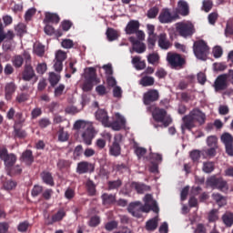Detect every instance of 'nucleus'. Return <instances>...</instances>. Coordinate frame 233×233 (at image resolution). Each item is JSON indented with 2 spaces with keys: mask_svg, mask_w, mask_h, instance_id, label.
Returning <instances> with one entry per match:
<instances>
[{
  "mask_svg": "<svg viewBox=\"0 0 233 233\" xmlns=\"http://www.w3.org/2000/svg\"><path fill=\"white\" fill-rule=\"evenodd\" d=\"M205 121H207V116L205 113L198 108H194L188 115L182 117V134H185V130L192 132V128H196V123H198V125H205Z\"/></svg>",
  "mask_w": 233,
  "mask_h": 233,
  "instance_id": "obj_1",
  "label": "nucleus"
},
{
  "mask_svg": "<svg viewBox=\"0 0 233 233\" xmlns=\"http://www.w3.org/2000/svg\"><path fill=\"white\" fill-rule=\"evenodd\" d=\"M13 66L15 68H21L23 66V63H25V56L23 55H16L12 58Z\"/></svg>",
  "mask_w": 233,
  "mask_h": 233,
  "instance_id": "obj_33",
  "label": "nucleus"
},
{
  "mask_svg": "<svg viewBox=\"0 0 233 233\" xmlns=\"http://www.w3.org/2000/svg\"><path fill=\"white\" fill-rule=\"evenodd\" d=\"M23 56L25 57V68L22 72V79L24 81H32L35 77V71L32 67V56L27 51H24Z\"/></svg>",
  "mask_w": 233,
  "mask_h": 233,
  "instance_id": "obj_4",
  "label": "nucleus"
},
{
  "mask_svg": "<svg viewBox=\"0 0 233 233\" xmlns=\"http://www.w3.org/2000/svg\"><path fill=\"white\" fill-rule=\"evenodd\" d=\"M96 137V129L92 127L86 128L82 134V138L86 145H92V139Z\"/></svg>",
  "mask_w": 233,
  "mask_h": 233,
  "instance_id": "obj_21",
  "label": "nucleus"
},
{
  "mask_svg": "<svg viewBox=\"0 0 233 233\" xmlns=\"http://www.w3.org/2000/svg\"><path fill=\"white\" fill-rule=\"evenodd\" d=\"M156 101H159V91L157 89H149L143 96V103L147 106L152 105V103H156Z\"/></svg>",
  "mask_w": 233,
  "mask_h": 233,
  "instance_id": "obj_12",
  "label": "nucleus"
},
{
  "mask_svg": "<svg viewBox=\"0 0 233 233\" xmlns=\"http://www.w3.org/2000/svg\"><path fill=\"white\" fill-rule=\"evenodd\" d=\"M123 127L120 126L119 122L117 120H115L114 122H108L107 126H106V128H112L113 130L119 131L121 130Z\"/></svg>",
  "mask_w": 233,
  "mask_h": 233,
  "instance_id": "obj_57",
  "label": "nucleus"
},
{
  "mask_svg": "<svg viewBox=\"0 0 233 233\" xmlns=\"http://www.w3.org/2000/svg\"><path fill=\"white\" fill-rule=\"evenodd\" d=\"M158 46L162 50H168L172 46V43L167 38V34L162 33L158 35Z\"/></svg>",
  "mask_w": 233,
  "mask_h": 233,
  "instance_id": "obj_22",
  "label": "nucleus"
},
{
  "mask_svg": "<svg viewBox=\"0 0 233 233\" xmlns=\"http://www.w3.org/2000/svg\"><path fill=\"white\" fill-rule=\"evenodd\" d=\"M225 35L226 37H228V35H233V19H229L227 22L225 28Z\"/></svg>",
  "mask_w": 233,
  "mask_h": 233,
  "instance_id": "obj_49",
  "label": "nucleus"
},
{
  "mask_svg": "<svg viewBox=\"0 0 233 233\" xmlns=\"http://www.w3.org/2000/svg\"><path fill=\"white\" fill-rule=\"evenodd\" d=\"M29 227H30V223L28 221L20 222L17 227V230L18 232H26Z\"/></svg>",
  "mask_w": 233,
  "mask_h": 233,
  "instance_id": "obj_63",
  "label": "nucleus"
},
{
  "mask_svg": "<svg viewBox=\"0 0 233 233\" xmlns=\"http://www.w3.org/2000/svg\"><path fill=\"white\" fill-rule=\"evenodd\" d=\"M14 37H15V35H14V31L9 30L7 31V33L5 34V26L2 27V29L0 30V44L3 43L5 39H6V41H12Z\"/></svg>",
  "mask_w": 233,
  "mask_h": 233,
  "instance_id": "obj_28",
  "label": "nucleus"
},
{
  "mask_svg": "<svg viewBox=\"0 0 233 233\" xmlns=\"http://www.w3.org/2000/svg\"><path fill=\"white\" fill-rule=\"evenodd\" d=\"M123 186V180H110L107 182V188L108 190H117Z\"/></svg>",
  "mask_w": 233,
  "mask_h": 233,
  "instance_id": "obj_34",
  "label": "nucleus"
},
{
  "mask_svg": "<svg viewBox=\"0 0 233 233\" xmlns=\"http://www.w3.org/2000/svg\"><path fill=\"white\" fill-rule=\"evenodd\" d=\"M218 154V147H209L208 149H203L201 151V156L203 157H208V159H212V157H216Z\"/></svg>",
  "mask_w": 233,
  "mask_h": 233,
  "instance_id": "obj_29",
  "label": "nucleus"
},
{
  "mask_svg": "<svg viewBox=\"0 0 233 233\" xmlns=\"http://www.w3.org/2000/svg\"><path fill=\"white\" fill-rule=\"evenodd\" d=\"M207 183L211 188H217L220 192H228V183L221 177L213 176L207 180Z\"/></svg>",
  "mask_w": 233,
  "mask_h": 233,
  "instance_id": "obj_7",
  "label": "nucleus"
},
{
  "mask_svg": "<svg viewBox=\"0 0 233 233\" xmlns=\"http://www.w3.org/2000/svg\"><path fill=\"white\" fill-rule=\"evenodd\" d=\"M54 195V189L47 188L42 191V198L46 199V201H50L52 199V196Z\"/></svg>",
  "mask_w": 233,
  "mask_h": 233,
  "instance_id": "obj_53",
  "label": "nucleus"
},
{
  "mask_svg": "<svg viewBox=\"0 0 233 233\" xmlns=\"http://www.w3.org/2000/svg\"><path fill=\"white\" fill-rule=\"evenodd\" d=\"M207 145L211 148H219V146H218V137L216 136L208 137Z\"/></svg>",
  "mask_w": 233,
  "mask_h": 233,
  "instance_id": "obj_43",
  "label": "nucleus"
},
{
  "mask_svg": "<svg viewBox=\"0 0 233 233\" xmlns=\"http://www.w3.org/2000/svg\"><path fill=\"white\" fill-rule=\"evenodd\" d=\"M66 199H68V201H72L74 198H76V189L72 187H67L64 194Z\"/></svg>",
  "mask_w": 233,
  "mask_h": 233,
  "instance_id": "obj_48",
  "label": "nucleus"
},
{
  "mask_svg": "<svg viewBox=\"0 0 233 233\" xmlns=\"http://www.w3.org/2000/svg\"><path fill=\"white\" fill-rule=\"evenodd\" d=\"M69 137L70 135H68V132L65 131L64 127H61L58 130V141L65 143L66 141H68Z\"/></svg>",
  "mask_w": 233,
  "mask_h": 233,
  "instance_id": "obj_40",
  "label": "nucleus"
},
{
  "mask_svg": "<svg viewBox=\"0 0 233 233\" xmlns=\"http://www.w3.org/2000/svg\"><path fill=\"white\" fill-rule=\"evenodd\" d=\"M127 212L132 214L134 218H141V202H131L127 207Z\"/></svg>",
  "mask_w": 233,
  "mask_h": 233,
  "instance_id": "obj_16",
  "label": "nucleus"
},
{
  "mask_svg": "<svg viewBox=\"0 0 233 233\" xmlns=\"http://www.w3.org/2000/svg\"><path fill=\"white\" fill-rule=\"evenodd\" d=\"M15 31L16 32V35H23L26 32V25L25 24L20 23L15 27Z\"/></svg>",
  "mask_w": 233,
  "mask_h": 233,
  "instance_id": "obj_52",
  "label": "nucleus"
},
{
  "mask_svg": "<svg viewBox=\"0 0 233 233\" xmlns=\"http://www.w3.org/2000/svg\"><path fill=\"white\" fill-rule=\"evenodd\" d=\"M96 170L94 165L87 161H82L77 164L76 173L77 174H92Z\"/></svg>",
  "mask_w": 233,
  "mask_h": 233,
  "instance_id": "obj_14",
  "label": "nucleus"
},
{
  "mask_svg": "<svg viewBox=\"0 0 233 233\" xmlns=\"http://www.w3.org/2000/svg\"><path fill=\"white\" fill-rule=\"evenodd\" d=\"M61 21V18L59 17V15L56 13H46V16L44 19L45 24H50L57 25Z\"/></svg>",
  "mask_w": 233,
  "mask_h": 233,
  "instance_id": "obj_23",
  "label": "nucleus"
},
{
  "mask_svg": "<svg viewBox=\"0 0 233 233\" xmlns=\"http://www.w3.org/2000/svg\"><path fill=\"white\" fill-rule=\"evenodd\" d=\"M159 55L157 53H151L147 56V63L149 65H159Z\"/></svg>",
  "mask_w": 233,
  "mask_h": 233,
  "instance_id": "obj_41",
  "label": "nucleus"
},
{
  "mask_svg": "<svg viewBox=\"0 0 233 233\" xmlns=\"http://www.w3.org/2000/svg\"><path fill=\"white\" fill-rule=\"evenodd\" d=\"M139 26H141V24H139V21L130 20L125 28V32L127 35H132L136 34V32H137V30L139 29Z\"/></svg>",
  "mask_w": 233,
  "mask_h": 233,
  "instance_id": "obj_20",
  "label": "nucleus"
},
{
  "mask_svg": "<svg viewBox=\"0 0 233 233\" xmlns=\"http://www.w3.org/2000/svg\"><path fill=\"white\" fill-rule=\"evenodd\" d=\"M3 187L5 188V190H14V188H15V187H17V182L9 179V180H5L3 184Z\"/></svg>",
  "mask_w": 233,
  "mask_h": 233,
  "instance_id": "obj_46",
  "label": "nucleus"
},
{
  "mask_svg": "<svg viewBox=\"0 0 233 233\" xmlns=\"http://www.w3.org/2000/svg\"><path fill=\"white\" fill-rule=\"evenodd\" d=\"M220 140L225 145L227 155L233 156V136L229 133H224L220 137Z\"/></svg>",
  "mask_w": 233,
  "mask_h": 233,
  "instance_id": "obj_13",
  "label": "nucleus"
},
{
  "mask_svg": "<svg viewBox=\"0 0 233 233\" xmlns=\"http://www.w3.org/2000/svg\"><path fill=\"white\" fill-rule=\"evenodd\" d=\"M0 159L4 161L5 166L8 169V168H12V167L15 165V162L17 161V157L13 153L8 154V149L6 147H1Z\"/></svg>",
  "mask_w": 233,
  "mask_h": 233,
  "instance_id": "obj_9",
  "label": "nucleus"
},
{
  "mask_svg": "<svg viewBox=\"0 0 233 233\" xmlns=\"http://www.w3.org/2000/svg\"><path fill=\"white\" fill-rule=\"evenodd\" d=\"M222 222L224 223L225 227L230 228V227L233 225V213L228 211L222 215Z\"/></svg>",
  "mask_w": 233,
  "mask_h": 233,
  "instance_id": "obj_31",
  "label": "nucleus"
},
{
  "mask_svg": "<svg viewBox=\"0 0 233 233\" xmlns=\"http://www.w3.org/2000/svg\"><path fill=\"white\" fill-rule=\"evenodd\" d=\"M215 169L216 166L214 162L208 161L203 163L202 170L205 172V174H212Z\"/></svg>",
  "mask_w": 233,
  "mask_h": 233,
  "instance_id": "obj_36",
  "label": "nucleus"
},
{
  "mask_svg": "<svg viewBox=\"0 0 233 233\" xmlns=\"http://www.w3.org/2000/svg\"><path fill=\"white\" fill-rule=\"evenodd\" d=\"M66 59V53L65 51L58 50L56 54V61H60L63 63Z\"/></svg>",
  "mask_w": 233,
  "mask_h": 233,
  "instance_id": "obj_64",
  "label": "nucleus"
},
{
  "mask_svg": "<svg viewBox=\"0 0 233 233\" xmlns=\"http://www.w3.org/2000/svg\"><path fill=\"white\" fill-rule=\"evenodd\" d=\"M35 54H36L38 57H43L45 56V46L37 44L35 46Z\"/></svg>",
  "mask_w": 233,
  "mask_h": 233,
  "instance_id": "obj_55",
  "label": "nucleus"
},
{
  "mask_svg": "<svg viewBox=\"0 0 233 233\" xmlns=\"http://www.w3.org/2000/svg\"><path fill=\"white\" fill-rule=\"evenodd\" d=\"M103 205H114L116 203V195L104 193L101 196Z\"/></svg>",
  "mask_w": 233,
  "mask_h": 233,
  "instance_id": "obj_30",
  "label": "nucleus"
},
{
  "mask_svg": "<svg viewBox=\"0 0 233 233\" xmlns=\"http://www.w3.org/2000/svg\"><path fill=\"white\" fill-rule=\"evenodd\" d=\"M177 6H178V14H180V15H188V14H190V10L188 8V3H187V1L184 0H180L177 3Z\"/></svg>",
  "mask_w": 233,
  "mask_h": 233,
  "instance_id": "obj_26",
  "label": "nucleus"
},
{
  "mask_svg": "<svg viewBox=\"0 0 233 233\" xmlns=\"http://www.w3.org/2000/svg\"><path fill=\"white\" fill-rule=\"evenodd\" d=\"M210 48L204 40H198L194 42L193 52L197 59L201 61H207V56H208V51Z\"/></svg>",
  "mask_w": 233,
  "mask_h": 233,
  "instance_id": "obj_6",
  "label": "nucleus"
},
{
  "mask_svg": "<svg viewBox=\"0 0 233 233\" xmlns=\"http://www.w3.org/2000/svg\"><path fill=\"white\" fill-rule=\"evenodd\" d=\"M176 19H179V15H172V13H170L168 8L162 9L158 15V21L162 25H168L169 23L176 21Z\"/></svg>",
  "mask_w": 233,
  "mask_h": 233,
  "instance_id": "obj_10",
  "label": "nucleus"
},
{
  "mask_svg": "<svg viewBox=\"0 0 233 233\" xmlns=\"http://www.w3.org/2000/svg\"><path fill=\"white\" fill-rule=\"evenodd\" d=\"M135 148V154L138 157V159H141V157H144V156L147 154V148L141 147H134Z\"/></svg>",
  "mask_w": 233,
  "mask_h": 233,
  "instance_id": "obj_51",
  "label": "nucleus"
},
{
  "mask_svg": "<svg viewBox=\"0 0 233 233\" xmlns=\"http://www.w3.org/2000/svg\"><path fill=\"white\" fill-rule=\"evenodd\" d=\"M7 170H9L10 176H19V174L23 172V169L19 165L7 168Z\"/></svg>",
  "mask_w": 233,
  "mask_h": 233,
  "instance_id": "obj_54",
  "label": "nucleus"
},
{
  "mask_svg": "<svg viewBox=\"0 0 233 233\" xmlns=\"http://www.w3.org/2000/svg\"><path fill=\"white\" fill-rule=\"evenodd\" d=\"M39 194H43V186L35 185L31 191V196H33V198H37Z\"/></svg>",
  "mask_w": 233,
  "mask_h": 233,
  "instance_id": "obj_56",
  "label": "nucleus"
},
{
  "mask_svg": "<svg viewBox=\"0 0 233 233\" xmlns=\"http://www.w3.org/2000/svg\"><path fill=\"white\" fill-rule=\"evenodd\" d=\"M129 41L133 46V52L137 54H143L147 51V46L145 43H141L136 36H130Z\"/></svg>",
  "mask_w": 233,
  "mask_h": 233,
  "instance_id": "obj_15",
  "label": "nucleus"
},
{
  "mask_svg": "<svg viewBox=\"0 0 233 233\" xmlns=\"http://www.w3.org/2000/svg\"><path fill=\"white\" fill-rule=\"evenodd\" d=\"M100 223H101V218L98 216H94V217H91L88 222V225L90 227L95 228V227H97Z\"/></svg>",
  "mask_w": 233,
  "mask_h": 233,
  "instance_id": "obj_62",
  "label": "nucleus"
},
{
  "mask_svg": "<svg viewBox=\"0 0 233 233\" xmlns=\"http://www.w3.org/2000/svg\"><path fill=\"white\" fill-rule=\"evenodd\" d=\"M17 90V86H15V83L10 82L5 84V97L6 101H11L14 94H15V91Z\"/></svg>",
  "mask_w": 233,
  "mask_h": 233,
  "instance_id": "obj_19",
  "label": "nucleus"
},
{
  "mask_svg": "<svg viewBox=\"0 0 233 233\" xmlns=\"http://www.w3.org/2000/svg\"><path fill=\"white\" fill-rule=\"evenodd\" d=\"M96 92L100 96H106V94H108V91L106 90V86H105L104 85L97 86L96 87Z\"/></svg>",
  "mask_w": 233,
  "mask_h": 233,
  "instance_id": "obj_60",
  "label": "nucleus"
},
{
  "mask_svg": "<svg viewBox=\"0 0 233 233\" xmlns=\"http://www.w3.org/2000/svg\"><path fill=\"white\" fill-rule=\"evenodd\" d=\"M61 81V76L54 72L49 74V83L53 88Z\"/></svg>",
  "mask_w": 233,
  "mask_h": 233,
  "instance_id": "obj_35",
  "label": "nucleus"
},
{
  "mask_svg": "<svg viewBox=\"0 0 233 233\" xmlns=\"http://www.w3.org/2000/svg\"><path fill=\"white\" fill-rule=\"evenodd\" d=\"M117 221L116 220H112V221H109L107 222L106 225H105V228L106 230H107L108 232H112V230L117 228Z\"/></svg>",
  "mask_w": 233,
  "mask_h": 233,
  "instance_id": "obj_61",
  "label": "nucleus"
},
{
  "mask_svg": "<svg viewBox=\"0 0 233 233\" xmlns=\"http://www.w3.org/2000/svg\"><path fill=\"white\" fill-rule=\"evenodd\" d=\"M146 228L147 230H156L157 228V218H153L146 223Z\"/></svg>",
  "mask_w": 233,
  "mask_h": 233,
  "instance_id": "obj_45",
  "label": "nucleus"
},
{
  "mask_svg": "<svg viewBox=\"0 0 233 233\" xmlns=\"http://www.w3.org/2000/svg\"><path fill=\"white\" fill-rule=\"evenodd\" d=\"M40 177L42 178L43 183L48 185L49 187H54L56 185V183L54 182V177L52 176V173L48 171H43L40 174Z\"/></svg>",
  "mask_w": 233,
  "mask_h": 233,
  "instance_id": "obj_24",
  "label": "nucleus"
},
{
  "mask_svg": "<svg viewBox=\"0 0 233 233\" xmlns=\"http://www.w3.org/2000/svg\"><path fill=\"white\" fill-rule=\"evenodd\" d=\"M57 167L59 168V170H65V168H70V161L60 159L57 162Z\"/></svg>",
  "mask_w": 233,
  "mask_h": 233,
  "instance_id": "obj_58",
  "label": "nucleus"
},
{
  "mask_svg": "<svg viewBox=\"0 0 233 233\" xmlns=\"http://www.w3.org/2000/svg\"><path fill=\"white\" fill-rule=\"evenodd\" d=\"M52 125V122L49 118L44 117L38 120V127L41 128H46V127H50Z\"/></svg>",
  "mask_w": 233,
  "mask_h": 233,
  "instance_id": "obj_59",
  "label": "nucleus"
},
{
  "mask_svg": "<svg viewBox=\"0 0 233 233\" xmlns=\"http://www.w3.org/2000/svg\"><path fill=\"white\" fill-rule=\"evenodd\" d=\"M106 35L108 41H116V39L119 38V33L117 32V30L112 27H108L106 29Z\"/></svg>",
  "mask_w": 233,
  "mask_h": 233,
  "instance_id": "obj_32",
  "label": "nucleus"
},
{
  "mask_svg": "<svg viewBox=\"0 0 233 233\" xmlns=\"http://www.w3.org/2000/svg\"><path fill=\"white\" fill-rule=\"evenodd\" d=\"M66 217V211L65 208H60L55 215L52 216L50 219V216L47 218V225H54V223H57L59 221H63V218Z\"/></svg>",
  "mask_w": 233,
  "mask_h": 233,
  "instance_id": "obj_17",
  "label": "nucleus"
},
{
  "mask_svg": "<svg viewBox=\"0 0 233 233\" xmlns=\"http://www.w3.org/2000/svg\"><path fill=\"white\" fill-rule=\"evenodd\" d=\"M66 88V86H65V84H60L57 86H56L54 91L55 97H61Z\"/></svg>",
  "mask_w": 233,
  "mask_h": 233,
  "instance_id": "obj_50",
  "label": "nucleus"
},
{
  "mask_svg": "<svg viewBox=\"0 0 233 233\" xmlns=\"http://www.w3.org/2000/svg\"><path fill=\"white\" fill-rule=\"evenodd\" d=\"M96 119L102 123L103 127L108 126V122L110 121V117L108 116V112L105 109H98L96 112Z\"/></svg>",
  "mask_w": 233,
  "mask_h": 233,
  "instance_id": "obj_18",
  "label": "nucleus"
},
{
  "mask_svg": "<svg viewBox=\"0 0 233 233\" xmlns=\"http://www.w3.org/2000/svg\"><path fill=\"white\" fill-rule=\"evenodd\" d=\"M213 88L215 92H224V90H227V88H228V80H227V75H219L213 84Z\"/></svg>",
  "mask_w": 233,
  "mask_h": 233,
  "instance_id": "obj_11",
  "label": "nucleus"
},
{
  "mask_svg": "<svg viewBox=\"0 0 233 233\" xmlns=\"http://www.w3.org/2000/svg\"><path fill=\"white\" fill-rule=\"evenodd\" d=\"M154 83H156V80L153 76H146L140 79V85L142 86H153Z\"/></svg>",
  "mask_w": 233,
  "mask_h": 233,
  "instance_id": "obj_37",
  "label": "nucleus"
},
{
  "mask_svg": "<svg viewBox=\"0 0 233 233\" xmlns=\"http://www.w3.org/2000/svg\"><path fill=\"white\" fill-rule=\"evenodd\" d=\"M86 187L89 196H96V184L92 180H87Z\"/></svg>",
  "mask_w": 233,
  "mask_h": 233,
  "instance_id": "obj_44",
  "label": "nucleus"
},
{
  "mask_svg": "<svg viewBox=\"0 0 233 233\" xmlns=\"http://www.w3.org/2000/svg\"><path fill=\"white\" fill-rule=\"evenodd\" d=\"M84 79V83L82 84L83 92H91L92 88H94V83L96 85L101 83V80L97 78V73L95 67H87L86 69Z\"/></svg>",
  "mask_w": 233,
  "mask_h": 233,
  "instance_id": "obj_2",
  "label": "nucleus"
},
{
  "mask_svg": "<svg viewBox=\"0 0 233 233\" xmlns=\"http://www.w3.org/2000/svg\"><path fill=\"white\" fill-rule=\"evenodd\" d=\"M147 111L152 112L153 119H155L157 123H163L166 127L172 123V118L167 116V110L163 108L149 106H147Z\"/></svg>",
  "mask_w": 233,
  "mask_h": 233,
  "instance_id": "obj_3",
  "label": "nucleus"
},
{
  "mask_svg": "<svg viewBox=\"0 0 233 233\" xmlns=\"http://www.w3.org/2000/svg\"><path fill=\"white\" fill-rule=\"evenodd\" d=\"M132 65H134L137 70H145L147 68V63L145 60L141 61L140 56H134L132 58Z\"/></svg>",
  "mask_w": 233,
  "mask_h": 233,
  "instance_id": "obj_27",
  "label": "nucleus"
},
{
  "mask_svg": "<svg viewBox=\"0 0 233 233\" xmlns=\"http://www.w3.org/2000/svg\"><path fill=\"white\" fill-rule=\"evenodd\" d=\"M131 188L136 190L137 194H143L147 190V186L141 183L132 182Z\"/></svg>",
  "mask_w": 233,
  "mask_h": 233,
  "instance_id": "obj_39",
  "label": "nucleus"
},
{
  "mask_svg": "<svg viewBox=\"0 0 233 233\" xmlns=\"http://www.w3.org/2000/svg\"><path fill=\"white\" fill-rule=\"evenodd\" d=\"M212 198L214 201L218 205V207H224V205H227V200L225 199V197H223L219 193H214L212 195Z\"/></svg>",
  "mask_w": 233,
  "mask_h": 233,
  "instance_id": "obj_38",
  "label": "nucleus"
},
{
  "mask_svg": "<svg viewBox=\"0 0 233 233\" xmlns=\"http://www.w3.org/2000/svg\"><path fill=\"white\" fill-rule=\"evenodd\" d=\"M167 62L173 70H181L187 65V59L177 53L168 52L167 55Z\"/></svg>",
  "mask_w": 233,
  "mask_h": 233,
  "instance_id": "obj_5",
  "label": "nucleus"
},
{
  "mask_svg": "<svg viewBox=\"0 0 233 233\" xmlns=\"http://www.w3.org/2000/svg\"><path fill=\"white\" fill-rule=\"evenodd\" d=\"M20 161H23L28 166L32 165L34 163V155L32 154V150L27 149L24 151L20 157Z\"/></svg>",
  "mask_w": 233,
  "mask_h": 233,
  "instance_id": "obj_25",
  "label": "nucleus"
},
{
  "mask_svg": "<svg viewBox=\"0 0 233 233\" xmlns=\"http://www.w3.org/2000/svg\"><path fill=\"white\" fill-rule=\"evenodd\" d=\"M28 99H30V95L27 93H20L15 97V101L16 103H19V105H21V103H25Z\"/></svg>",
  "mask_w": 233,
  "mask_h": 233,
  "instance_id": "obj_47",
  "label": "nucleus"
},
{
  "mask_svg": "<svg viewBox=\"0 0 233 233\" xmlns=\"http://www.w3.org/2000/svg\"><path fill=\"white\" fill-rule=\"evenodd\" d=\"M177 32L181 35V37H192L196 29L194 28V25L192 23H183L180 22L177 24Z\"/></svg>",
  "mask_w": 233,
  "mask_h": 233,
  "instance_id": "obj_8",
  "label": "nucleus"
},
{
  "mask_svg": "<svg viewBox=\"0 0 233 233\" xmlns=\"http://www.w3.org/2000/svg\"><path fill=\"white\" fill-rule=\"evenodd\" d=\"M109 152L111 156H119L121 154V146L117 142H114L109 149Z\"/></svg>",
  "mask_w": 233,
  "mask_h": 233,
  "instance_id": "obj_42",
  "label": "nucleus"
}]
</instances>
